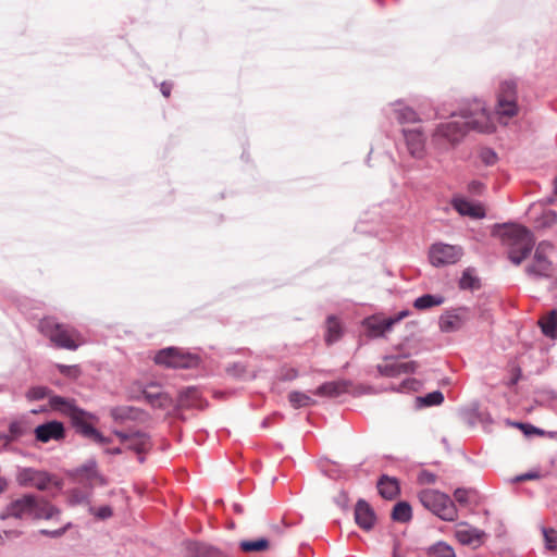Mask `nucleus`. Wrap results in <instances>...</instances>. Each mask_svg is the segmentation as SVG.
I'll return each instance as SVG.
<instances>
[{
  "label": "nucleus",
  "mask_w": 557,
  "mask_h": 557,
  "mask_svg": "<svg viewBox=\"0 0 557 557\" xmlns=\"http://www.w3.org/2000/svg\"><path fill=\"white\" fill-rule=\"evenodd\" d=\"M89 512L100 520H106L113 516V510L109 505L99 508L90 507Z\"/></svg>",
  "instance_id": "ea45409f"
},
{
  "label": "nucleus",
  "mask_w": 557,
  "mask_h": 557,
  "mask_svg": "<svg viewBox=\"0 0 557 557\" xmlns=\"http://www.w3.org/2000/svg\"><path fill=\"white\" fill-rule=\"evenodd\" d=\"M387 319L383 320H364L363 324L367 329V335L371 338H377L384 336L385 332L392 330V325H386Z\"/></svg>",
  "instance_id": "5701e85b"
},
{
  "label": "nucleus",
  "mask_w": 557,
  "mask_h": 557,
  "mask_svg": "<svg viewBox=\"0 0 557 557\" xmlns=\"http://www.w3.org/2000/svg\"><path fill=\"white\" fill-rule=\"evenodd\" d=\"M153 360L157 364L172 369H195L201 362L198 355L184 351L177 347H166L159 350Z\"/></svg>",
  "instance_id": "0eeeda50"
},
{
  "label": "nucleus",
  "mask_w": 557,
  "mask_h": 557,
  "mask_svg": "<svg viewBox=\"0 0 557 557\" xmlns=\"http://www.w3.org/2000/svg\"><path fill=\"white\" fill-rule=\"evenodd\" d=\"M327 332L325 341L327 344L337 342L342 336V326L338 320L334 315H329L326 319Z\"/></svg>",
  "instance_id": "c85d7f7f"
},
{
  "label": "nucleus",
  "mask_w": 557,
  "mask_h": 557,
  "mask_svg": "<svg viewBox=\"0 0 557 557\" xmlns=\"http://www.w3.org/2000/svg\"><path fill=\"white\" fill-rule=\"evenodd\" d=\"M483 189H484V184L481 183L480 181H471L468 184V190L471 194L480 195L483 191Z\"/></svg>",
  "instance_id": "8fccbe9b"
},
{
  "label": "nucleus",
  "mask_w": 557,
  "mask_h": 557,
  "mask_svg": "<svg viewBox=\"0 0 557 557\" xmlns=\"http://www.w3.org/2000/svg\"><path fill=\"white\" fill-rule=\"evenodd\" d=\"M141 411L134 406H116L110 410L114 421L137 420Z\"/></svg>",
  "instance_id": "4be33fe9"
},
{
  "label": "nucleus",
  "mask_w": 557,
  "mask_h": 557,
  "mask_svg": "<svg viewBox=\"0 0 557 557\" xmlns=\"http://www.w3.org/2000/svg\"><path fill=\"white\" fill-rule=\"evenodd\" d=\"M376 370L381 376L396 377L399 375L398 363L377 364Z\"/></svg>",
  "instance_id": "58836bf2"
},
{
  "label": "nucleus",
  "mask_w": 557,
  "mask_h": 557,
  "mask_svg": "<svg viewBox=\"0 0 557 557\" xmlns=\"http://www.w3.org/2000/svg\"><path fill=\"white\" fill-rule=\"evenodd\" d=\"M463 256V249L459 245L434 243L429 250V260L436 268L457 263Z\"/></svg>",
  "instance_id": "1a4fd4ad"
},
{
  "label": "nucleus",
  "mask_w": 557,
  "mask_h": 557,
  "mask_svg": "<svg viewBox=\"0 0 557 557\" xmlns=\"http://www.w3.org/2000/svg\"><path fill=\"white\" fill-rule=\"evenodd\" d=\"M73 474L76 476H85L88 480H92L98 476L97 461L96 459H88L79 467L73 470Z\"/></svg>",
  "instance_id": "c756f323"
},
{
  "label": "nucleus",
  "mask_w": 557,
  "mask_h": 557,
  "mask_svg": "<svg viewBox=\"0 0 557 557\" xmlns=\"http://www.w3.org/2000/svg\"><path fill=\"white\" fill-rule=\"evenodd\" d=\"M395 119L400 124L406 123H417L420 121L418 113L408 106H403L400 102H397V108L394 109Z\"/></svg>",
  "instance_id": "a878e982"
},
{
  "label": "nucleus",
  "mask_w": 557,
  "mask_h": 557,
  "mask_svg": "<svg viewBox=\"0 0 557 557\" xmlns=\"http://www.w3.org/2000/svg\"><path fill=\"white\" fill-rule=\"evenodd\" d=\"M104 451L108 455H121L123 453V449L121 447H113L107 448Z\"/></svg>",
  "instance_id": "bf43d9fd"
},
{
  "label": "nucleus",
  "mask_w": 557,
  "mask_h": 557,
  "mask_svg": "<svg viewBox=\"0 0 557 557\" xmlns=\"http://www.w3.org/2000/svg\"><path fill=\"white\" fill-rule=\"evenodd\" d=\"M297 376H298V371L295 369H289V370H287V372L285 373L283 379L290 381V380L296 379Z\"/></svg>",
  "instance_id": "13d9d810"
},
{
  "label": "nucleus",
  "mask_w": 557,
  "mask_h": 557,
  "mask_svg": "<svg viewBox=\"0 0 557 557\" xmlns=\"http://www.w3.org/2000/svg\"><path fill=\"white\" fill-rule=\"evenodd\" d=\"M471 490L458 487L454 492V497L456 502H458L461 506H467L469 504V494Z\"/></svg>",
  "instance_id": "37998d69"
},
{
  "label": "nucleus",
  "mask_w": 557,
  "mask_h": 557,
  "mask_svg": "<svg viewBox=\"0 0 557 557\" xmlns=\"http://www.w3.org/2000/svg\"><path fill=\"white\" fill-rule=\"evenodd\" d=\"M495 227L503 228L499 234L503 245L507 248L508 259L516 265L520 264L532 252L535 240L533 233L516 224H503Z\"/></svg>",
  "instance_id": "7ed1b4c3"
},
{
  "label": "nucleus",
  "mask_w": 557,
  "mask_h": 557,
  "mask_svg": "<svg viewBox=\"0 0 557 557\" xmlns=\"http://www.w3.org/2000/svg\"><path fill=\"white\" fill-rule=\"evenodd\" d=\"M72 527V523L71 522H67L66 524H64L63 527L59 528V529H55V530H47V529H41L39 531V533L41 535H45V536H48V537H51V539H59L70 528Z\"/></svg>",
  "instance_id": "79ce46f5"
},
{
  "label": "nucleus",
  "mask_w": 557,
  "mask_h": 557,
  "mask_svg": "<svg viewBox=\"0 0 557 557\" xmlns=\"http://www.w3.org/2000/svg\"><path fill=\"white\" fill-rule=\"evenodd\" d=\"M172 90V84L169 82H162L160 85V91L164 97H170Z\"/></svg>",
  "instance_id": "5fc2aeb1"
},
{
  "label": "nucleus",
  "mask_w": 557,
  "mask_h": 557,
  "mask_svg": "<svg viewBox=\"0 0 557 557\" xmlns=\"http://www.w3.org/2000/svg\"><path fill=\"white\" fill-rule=\"evenodd\" d=\"M445 301V297L438 294H424L413 301V307L417 310H428L433 307H437L443 305Z\"/></svg>",
  "instance_id": "b1692460"
},
{
  "label": "nucleus",
  "mask_w": 557,
  "mask_h": 557,
  "mask_svg": "<svg viewBox=\"0 0 557 557\" xmlns=\"http://www.w3.org/2000/svg\"><path fill=\"white\" fill-rule=\"evenodd\" d=\"M186 557H228L219 547L200 541H185Z\"/></svg>",
  "instance_id": "2eb2a0df"
},
{
  "label": "nucleus",
  "mask_w": 557,
  "mask_h": 557,
  "mask_svg": "<svg viewBox=\"0 0 557 557\" xmlns=\"http://www.w3.org/2000/svg\"><path fill=\"white\" fill-rule=\"evenodd\" d=\"M553 248L552 244L543 240L539 243L533 256V262L527 265L525 272L532 277H548L552 272V262L546 256V250Z\"/></svg>",
  "instance_id": "9b49d317"
},
{
  "label": "nucleus",
  "mask_w": 557,
  "mask_h": 557,
  "mask_svg": "<svg viewBox=\"0 0 557 557\" xmlns=\"http://www.w3.org/2000/svg\"><path fill=\"white\" fill-rule=\"evenodd\" d=\"M542 333L549 338H557V309H554L549 314L540 321Z\"/></svg>",
  "instance_id": "bb28decb"
},
{
  "label": "nucleus",
  "mask_w": 557,
  "mask_h": 557,
  "mask_svg": "<svg viewBox=\"0 0 557 557\" xmlns=\"http://www.w3.org/2000/svg\"><path fill=\"white\" fill-rule=\"evenodd\" d=\"M379 494L384 498L392 500L400 493L399 482L396 478L382 474L376 484Z\"/></svg>",
  "instance_id": "6ab92c4d"
},
{
  "label": "nucleus",
  "mask_w": 557,
  "mask_h": 557,
  "mask_svg": "<svg viewBox=\"0 0 557 557\" xmlns=\"http://www.w3.org/2000/svg\"><path fill=\"white\" fill-rule=\"evenodd\" d=\"M403 135L409 153L421 158L424 152L425 137L419 128H403Z\"/></svg>",
  "instance_id": "f3484780"
},
{
  "label": "nucleus",
  "mask_w": 557,
  "mask_h": 557,
  "mask_svg": "<svg viewBox=\"0 0 557 557\" xmlns=\"http://www.w3.org/2000/svg\"><path fill=\"white\" fill-rule=\"evenodd\" d=\"M391 519L399 523L409 522L412 519L411 505L406 500L396 503L392 509Z\"/></svg>",
  "instance_id": "412c9836"
},
{
  "label": "nucleus",
  "mask_w": 557,
  "mask_h": 557,
  "mask_svg": "<svg viewBox=\"0 0 557 557\" xmlns=\"http://www.w3.org/2000/svg\"><path fill=\"white\" fill-rule=\"evenodd\" d=\"M95 443L100 445L110 444L112 440L110 437L104 436L100 431L97 430V435H94L91 438Z\"/></svg>",
  "instance_id": "864d4df0"
},
{
  "label": "nucleus",
  "mask_w": 557,
  "mask_h": 557,
  "mask_svg": "<svg viewBox=\"0 0 557 557\" xmlns=\"http://www.w3.org/2000/svg\"><path fill=\"white\" fill-rule=\"evenodd\" d=\"M421 505L444 521L457 518V508L451 498L437 490H423L419 493Z\"/></svg>",
  "instance_id": "423d86ee"
},
{
  "label": "nucleus",
  "mask_w": 557,
  "mask_h": 557,
  "mask_svg": "<svg viewBox=\"0 0 557 557\" xmlns=\"http://www.w3.org/2000/svg\"><path fill=\"white\" fill-rule=\"evenodd\" d=\"M348 386L349 382L347 381L325 382L317 387L313 394L320 397L334 398L347 392Z\"/></svg>",
  "instance_id": "aec40b11"
},
{
  "label": "nucleus",
  "mask_w": 557,
  "mask_h": 557,
  "mask_svg": "<svg viewBox=\"0 0 557 557\" xmlns=\"http://www.w3.org/2000/svg\"><path fill=\"white\" fill-rule=\"evenodd\" d=\"M396 358H397V357H395V356H385V357H384V359H385V360L396 359Z\"/></svg>",
  "instance_id": "338daca9"
},
{
  "label": "nucleus",
  "mask_w": 557,
  "mask_h": 557,
  "mask_svg": "<svg viewBox=\"0 0 557 557\" xmlns=\"http://www.w3.org/2000/svg\"><path fill=\"white\" fill-rule=\"evenodd\" d=\"M267 424H268V421H267V420H264V421L262 422V426H267Z\"/></svg>",
  "instance_id": "774afa93"
},
{
  "label": "nucleus",
  "mask_w": 557,
  "mask_h": 557,
  "mask_svg": "<svg viewBox=\"0 0 557 557\" xmlns=\"http://www.w3.org/2000/svg\"><path fill=\"white\" fill-rule=\"evenodd\" d=\"M459 120L442 123L437 126V133L450 143H459L470 131L484 132L487 115L484 102L474 100L469 107L460 109Z\"/></svg>",
  "instance_id": "f257e3e1"
},
{
  "label": "nucleus",
  "mask_w": 557,
  "mask_h": 557,
  "mask_svg": "<svg viewBox=\"0 0 557 557\" xmlns=\"http://www.w3.org/2000/svg\"><path fill=\"white\" fill-rule=\"evenodd\" d=\"M226 372L234 376H242L246 372V367L242 362H234L226 368Z\"/></svg>",
  "instance_id": "49530a36"
},
{
  "label": "nucleus",
  "mask_w": 557,
  "mask_h": 557,
  "mask_svg": "<svg viewBox=\"0 0 557 557\" xmlns=\"http://www.w3.org/2000/svg\"><path fill=\"white\" fill-rule=\"evenodd\" d=\"M60 509L49 500L35 494H24L23 496L11 500L0 512V519H33L49 520L60 515Z\"/></svg>",
  "instance_id": "f03ea898"
},
{
  "label": "nucleus",
  "mask_w": 557,
  "mask_h": 557,
  "mask_svg": "<svg viewBox=\"0 0 557 557\" xmlns=\"http://www.w3.org/2000/svg\"><path fill=\"white\" fill-rule=\"evenodd\" d=\"M233 509L236 513H243L244 512V507L243 505L238 504V503H234L233 504Z\"/></svg>",
  "instance_id": "e2e57ef3"
},
{
  "label": "nucleus",
  "mask_w": 557,
  "mask_h": 557,
  "mask_svg": "<svg viewBox=\"0 0 557 557\" xmlns=\"http://www.w3.org/2000/svg\"><path fill=\"white\" fill-rule=\"evenodd\" d=\"M419 367V363L417 361H407V362H399L398 363V370H399V375L400 374H408V373H416L417 369Z\"/></svg>",
  "instance_id": "c03bdc74"
},
{
  "label": "nucleus",
  "mask_w": 557,
  "mask_h": 557,
  "mask_svg": "<svg viewBox=\"0 0 557 557\" xmlns=\"http://www.w3.org/2000/svg\"><path fill=\"white\" fill-rule=\"evenodd\" d=\"M456 539L462 545H472L480 542V532L474 528L459 529L456 531Z\"/></svg>",
  "instance_id": "2f4dec72"
},
{
  "label": "nucleus",
  "mask_w": 557,
  "mask_h": 557,
  "mask_svg": "<svg viewBox=\"0 0 557 557\" xmlns=\"http://www.w3.org/2000/svg\"><path fill=\"white\" fill-rule=\"evenodd\" d=\"M58 369H59L60 373L69 374L71 369H72V367L71 366H65V364H59Z\"/></svg>",
  "instance_id": "052dcab7"
},
{
  "label": "nucleus",
  "mask_w": 557,
  "mask_h": 557,
  "mask_svg": "<svg viewBox=\"0 0 557 557\" xmlns=\"http://www.w3.org/2000/svg\"><path fill=\"white\" fill-rule=\"evenodd\" d=\"M239 547L245 553L264 552L269 548V541L265 537L244 540L239 543Z\"/></svg>",
  "instance_id": "7c9ffc66"
},
{
  "label": "nucleus",
  "mask_w": 557,
  "mask_h": 557,
  "mask_svg": "<svg viewBox=\"0 0 557 557\" xmlns=\"http://www.w3.org/2000/svg\"><path fill=\"white\" fill-rule=\"evenodd\" d=\"M35 437L38 442L48 443L51 440L60 441L65 437V429L62 422L52 420L39 424L34 430Z\"/></svg>",
  "instance_id": "4468645a"
},
{
  "label": "nucleus",
  "mask_w": 557,
  "mask_h": 557,
  "mask_svg": "<svg viewBox=\"0 0 557 557\" xmlns=\"http://www.w3.org/2000/svg\"><path fill=\"white\" fill-rule=\"evenodd\" d=\"M458 285L462 290H476L481 288V281L473 274V270L468 268L462 272Z\"/></svg>",
  "instance_id": "cd10ccee"
},
{
  "label": "nucleus",
  "mask_w": 557,
  "mask_h": 557,
  "mask_svg": "<svg viewBox=\"0 0 557 557\" xmlns=\"http://www.w3.org/2000/svg\"><path fill=\"white\" fill-rule=\"evenodd\" d=\"M436 474L426 470L419 473L418 481L422 484H434L436 482Z\"/></svg>",
  "instance_id": "de8ad7c7"
},
{
  "label": "nucleus",
  "mask_w": 557,
  "mask_h": 557,
  "mask_svg": "<svg viewBox=\"0 0 557 557\" xmlns=\"http://www.w3.org/2000/svg\"><path fill=\"white\" fill-rule=\"evenodd\" d=\"M417 401L423 407L438 406L443 404L444 395L441 391H433L424 396L417 397Z\"/></svg>",
  "instance_id": "f704fd0d"
},
{
  "label": "nucleus",
  "mask_w": 557,
  "mask_h": 557,
  "mask_svg": "<svg viewBox=\"0 0 557 557\" xmlns=\"http://www.w3.org/2000/svg\"><path fill=\"white\" fill-rule=\"evenodd\" d=\"M152 447L150 435L143 431H134V437L128 441L126 448L135 451L138 455V461L144 463L146 458L145 454Z\"/></svg>",
  "instance_id": "a211bd4d"
},
{
  "label": "nucleus",
  "mask_w": 557,
  "mask_h": 557,
  "mask_svg": "<svg viewBox=\"0 0 557 557\" xmlns=\"http://www.w3.org/2000/svg\"><path fill=\"white\" fill-rule=\"evenodd\" d=\"M51 479L48 472L34 468H23L16 475V481L20 486L36 487L39 491H46L51 483Z\"/></svg>",
  "instance_id": "f8f14e48"
},
{
  "label": "nucleus",
  "mask_w": 557,
  "mask_h": 557,
  "mask_svg": "<svg viewBox=\"0 0 557 557\" xmlns=\"http://www.w3.org/2000/svg\"><path fill=\"white\" fill-rule=\"evenodd\" d=\"M49 405L53 410L69 417L75 432L83 437L91 440L94 435H97V429L86 420L94 416L77 407L74 399L54 395L49 398Z\"/></svg>",
  "instance_id": "20e7f679"
},
{
  "label": "nucleus",
  "mask_w": 557,
  "mask_h": 557,
  "mask_svg": "<svg viewBox=\"0 0 557 557\" xmlns=\"http://www.w3.org/2000/svg\"><path fill=\"white\" fill-rule=\"evenodd\" d=\"M355 522L363 531H371L376 523V513L370 504L360 498L355 505Z\"/></svg>",
  "instance_id": "ddd939ff"
},
{
  "label": "nucleus",
  "mask_w": 557,
  "mask_h": 557,
  "mask_svg": "<svg viewBox=\"0 0 557 557\" xmlns=\"http://www.w3.org/2000/svg\"><path fill=\"white\" fill-rule=\"evenodd\" d=\"M288 400L294 408L308 407L315 403L310 396L298 391L290 392Z\"/></svg>",
  "instance_id": "72a5a7b5"
},
{
  "label": "nucleus",
  "mask_w": 557,
  "mask_h": 557,
  "mask_svg": "<svg viewBox=\"0 0 557 557\" xmlns=\"http://www.w3.org/2000/svg\"><path fill=\"white\" fill-rule=\"evenodd\" d=\"M520 376H521V371H520V369H518L517 374H516L513 377H511V380H510L509 384H510V385H515V384H517V383H518V381L520 380Z\"/></svg>",
  "instance_id": "680f3d73"
},
{
  "label": "nucleus",
  "mask_w": 557,
  "mask_h": 557,
  "mask_svg": "<svg viewBox=\"0 0 557 557\" xmlns=\"http://www.w3.org/2000/svg\"><path fill=\"white\" fill-rule=\"evenodd\" d=\"M451 207L462 216L483 219L486 215L485 209L480 203H473L463 197H453Z\"/></svg>",
  "instance_id": "dca6fc26"
},
{
  "label": "nucleus",
  "mask_w": 557,
  "mask_h": 557,
  "mask_svg": "<svg viewBox=\"0 0 557 557\" xmlns=\"http://www.w3.org/2000/svg\"><path fill=\"white\" fill-rule=\"evenodd\" d=\"M409 314H410L409 310H407V309L406 310H401L397 314H395L394 317L387 318L388 323L386 325L389 324L393 327L396 323L400 322L403 319H405Z\"/></svg>",
  "instance_id": "09e8293b"
},
{
  "label": "nucleus",
  "mask_w": 557,
  "mask_h": 557,
  "mask_svg": "<svg viewBox=\"0 0 557 557\" xmlns=\"http://www.w3.org/2000/svg\"><path fill=\"white\" fill-rule=\"evenodd\" d=\"M517 97V83L515 81H505L500 84L495 108L500 120L503 117L509 119L518 114Z\"/></svg>",
  "instance_id": "6e6552de"
},
{
  "label": "nucleus",
  "mask_w": 557,
  "mask_h": 557,
  "mask_svg": "<svg viewBox=\"0 0 557 557\" xmlns=\"http://www.w3.org/2000/svg\"><path fill=\"white\" fill-rule=\"evenodd\" d=\"M540 478H541V474L539 471H529V472H525L523 474L516 476L515 482H521V481H525V480H535V479H540Z\"/></svg>",
  "instance_id": "3c124183"
},
{
  "label": "nucleus",
  "mask_w": 557,
  "mask_h": 557,
  "mask_svg": "<svg viewBox=\"0 0 557 557\" xmlns=\"http://www.w3.org/2000/svg\"><path fill=\"white\" fill-rule=\"evenodd\" d=\"M479 159L486 166H492L498 161V156L494 149L490 147H483L479 151Z\"/></svg>",
  "instance_id": "c9c22d12"
},
{
  "label": "nucleus",
  "mask_w": 557,
  "mask_h": 557,
  "mask_svg": "<svg viewBox=\"0 0 557 557\" xmlns=\"http://www.w3.org/2000/svg\"><path fill=\"white\" fill-rule=\"evenodd\" d=\"M29 432V428L27 423L23 421H12L9 424V434H5V441L12 442L23 437L25 434Z\"/></svg>",
  "instance_id": "473e14b6"
},
{
  "label": "nucleus",
  "mask_w": 557,
  "mask_h": 557,
  "mask_svg": "<svg viewBox=\"0 0 557 557\" xmlns=\"http://www.w3.org/2000/svg\"><path fill=\"white\" fill-rule=\"evenodd\" d=\"M50 392L51 389L47 386H34L27 391L26 397L29 400H41L46 398Z\"/></svg>",
  "instance_id": "4c0bfd02"
},
{
  "label": "nucleus",
  "mask_w": 557,
  "mask_h": 557,
  "mask_svg": "<svg viewBox=\"0 0 557 557\" xmlns=\"http://www.w3.org/2000/svg\"><path fill=\"white\" fill-rule=\"evenodd\" d=\"M38 329L57 348L76 350L79 346L74 338L77 332L69 325L59 323L52 317L41 319Z\"/></svg>",
  "instance_id": "39448f33"
},
{
  "label": "nucleus",
  "mask_w": 557,
  "mask_h": 557,
  "mask_svg": "<svg viewBox=\"0 0 557 557\" xmlns=\"http://www.w3.org/2000/svg\"><path fill=\"white\" fill-rule=\"evenodd\" d=\"M146 399L152 405L156 406L157 401L160 398V394H153V393H146L145 394Z\"/></svg>",
  "instance_id": "4d7b16f0"
},
{
  "label": "nucleus",
  "mask_w": 557,
  "mask_h": 557,
  "mask_svg": "<svg viewBox=\"0 0 557 557\" xmlns=\"http://www.w3.org/2000/svg\"><path fill=\"white\" fill-rule=\"evenodd\" d=\"M516 425L522 431V433L525 435V436H532V435H544V430L542 429H539L536 426H534L533 424L531 423H524V422H517Z\"/></svg>",
  "instance_id": "a19ab883"
},
{
  "label": "nucleus",
  "mask_w": 557,
  "mask_h": 557,
  "mask_svg": "<svg viewBox=\"0 0 557 557\" xmlns=\"http://www.w3.org/2000/svg\"><path fill=\"white\" fill-rule=\"evenodd\" d=\"M398 547H399L398 543H395V544H394V548H393V557H403V556L399 554V552H398Z\"/></svg>",
  "instance_id": "0e129e2a"
},
{
  "label": "nucleus",
  "mask_w": 557,
  "mask_h": 557,
  "mask_svg": "<svg viewBox=\"0 0 557 557\" xmlns=\"http://www.w3.org/2000/svg\"><path fill=\"white\" fill-rule=\"evenodd\" d=\"M197 392V389L195 387H187L185 389H183L181 393H180V399L182 403L185 401V398H187L189 395L191 394H195Z\"/></svg>",
  "instance_id": "6e6d98bb"
},
{
  "label": "nucleus",
  "mask_w": 557,
  "mask_h": 557,
  "mask_svg": "<svg viewBox=\"0 0 557 557\" xmlns=\"http://www.w3.org/2000/svg\"><path fill=\"white\" fill-rule=\"evenodd\" d=\"M428 557H456L455 549L444 541H437L425 548Z\"/></svg>",
  "instance_id": "393cba45"
},
{
  "label": "nucleus",
  "mask_w": 557,
  "mask_h": 557,
  "mask_svg": "<svg viewBox=\"0 0 557 557\" xmlns=\"http://www.w3.org/2000/svg\"><path fill=\"white\" fill-rule=\"evenodd\" d=\"M472 317V310L466 306L448 309L440 317V330L444 333L457 332L469 322Z\"/></svg>",
  "instance_id": "9d476101"
},
{
  "label": "nucleus",
  "mask_w": 557,
  "mask_h": 557,
  "mask_svg": "<svg viewBox=\"0 0 557 557\" xmlns=\"http://www.w3.org/2000/svg\"><path fill=\"white\" fill-rule=\"evenodd\" d=\"M334 503L342 509L346 510L349 505V496L348 493L344 490H341L338 494L334 497Z\"/></svg>",
  "instance_id": "a18cd8bd"
},
{
  "label": "nucleus",
  "mask_w": 557,
  "mask_h": 557,
  "mask_svg": "<svg viewBox=\"0 0 557 557\" xmlns=\"http://www.w3.org/2000/svg\"><path fill=\"white\" fill-rule=\"evenodd\" d=\"M545 547L549 550H557V531L552 528H542Z\"/></svg>",
  "instance_id": "e433bc0d"
},
{
  "label": "nucleus",
  "mask_w": 557,
  "mask_h": 557,
  "mask_svg": "<svg viewBox=\"0 0 557 557\" xmlns=\"http://www.w3.org/2000/svg\"><path fill=\"white\" fill-rule=\"evenodd\" d=\"M113 433L115 436H117L120 438V441L122 443H126V444L128 443L129 440H132V437H134V431L125 432V431L114 430Z\"/></svg>",
  "instance_id": "603ef678"
},
{
  "label": "nucleus",
  "mask_w": 557,
  "mask_h": 557,
  "mask_svg": "<svg viewBox=\"0 0 557 557\" xmlns=\"http://www.w3.org/2000/svg\"><path fill=\"white\" fill-rule=\"evenodd\" d=\"M554 191L557 195V178L555 180V183H554Z\"/></svg>",
  "instance_id": "69168bd1"
}]
</instances>
